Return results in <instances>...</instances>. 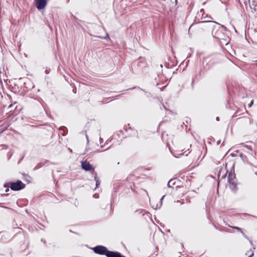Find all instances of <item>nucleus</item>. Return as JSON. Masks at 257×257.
<instances>
[{
  "label": "nucleus",
  "mask_w": 257,
  "mask_h": 257,
  "mask_svg": "<svg viewBox=\"0 0 257 257\" xmlns=\"http://www.w3.org/2000/svg\"><path fill=\"white\" fill-rule=\"evenodd\" d=\"M215 27L212 30V35L213 37L220 41L222 45H227L229 41L228 36L226 35V29L222 25L216 23H213Z\"/></svg>",
  "instance_id": "1"
},
{
  "label": "nucleus",
  "mask_w": 257,
  "mask_h": 257,
  "mask_svg": "<svg viewBox=\"0 0 257 257\" xmlns=\"http://www.w3.org/2000/svg\"><path fill=\"white\" fill-rule=\"evenodd\" d=\"M5 188L10 187L14 191H19L25 187V184L22 183L20 180H18L16 182H10L4 185Z\"/></svg>",
  "instance_id": "2"
},
{
  "label": "nucleus",
  "mask_w": 257,
  "mask_h": 257,
  "mask_svg": "<svg viewBox=\"0 0 257 257\" xmlns=\"http://www.w3.org/2000/svg\"><path fill=\"white\" fill-rule=\"evenodd\" d=\"M200 25H201V27L204 31H209L211 30L212 32V30L215 27V25L212 24L213 23H216L215 22L213 21H200L198 23Z\"/></svg>",
  "instance_id": "3"
},
{
  "label": "nucleus",
  "mask_w": 257,
  "mask_h": 257,
  "mask_svg": "<svg viewBox=\"0 0 257 257\" xmlns=\"http://www.w3.org/2000/svg\"><path fill=\"white\" fill-rule=\"evenodd\" d=\"M93 250L97 254L106 255L108 249L104 246L97 245L93 248Z\"/></svg>",
  "instance_id": "4"
},
{
  "label": "nucleus",
  "mask_w": 257,
  "mask_h": 257,
  "mask_svg": "<svg viewBox=\"0 0 257 257\" xmlns=\"http://www.w3.org/2000/svg\"><path fill=\"white\" fill-rule=\"evenodd\" d=\"M81 166L83 170L87 171H92L93 173L94 172V169L89 162L86 161L81 162Z\"/></svg>",
  "instance_id": "5"
},
{
  "label": "nucleus",
  "mask_w": 257,
  "mask_h": 257,
  "mask_svg": "<svg viewBox=\"0 0 257 257\" xmlns=\"http://www.w3.org/2000/svg\"><path fill=\"white\" fill-rule=\"evenodd\" d=\"M106 256L107 257H125L117 251H112L107 250Z\"/></svg>",
  "instance_id": "6"
},
{
  "label": "nucleus",
  "mask_w": 257,
  "mask_h": 257,
  "mask_svg": "<svg viewBox=\"0 0 257 257\" xmlns=\"http://www.w3.org/2000/svg\"><path fill=\"white\" fill-rule=\"evenodd\" d=\"M47 4V0H37L36 7L38 10L44 9Z\"/></svg>",
  "instance_id": "7"
},
{
  "label": "nucleus",
  "mask_w": 257,
  "mask_h": 257,
  "mask_svg": "<svg viewBox=\"0 0 257 257\" xmlns=\"http://www.w3.org/2000/svg\"><path fill=\"white\" fill-rule=\"evenodd\" d=\"M229 184V187L231 190L233 192H236L237 190L236 181L235 180L228 182Z\"/></svg>",
  "instance_id": "8"
},
{
  "label": "nucleus",
  "mask_w": 257,
  "mask_h": 257,
  "mask_svg": "<svg viewBox=\"0 0 257 257\" xmlns=\"http://www.w3.org/2000/svg\"><path fill=\"white\" fill-rule=\"evenodd\" d=\"M175 185V182L174 179H171L169 180V181L168 183V187L169 188L172 187L173 186Z\"/></svg>",
  "instance_id": "9"
},
{
  "label": "nucleus",
  "mask_w": 257,
  "mask_h": 257,
  "mask_svg": "<svg viewBox=\"0 0 257 257\" xmlns=\"http://www.w3.org/2000/svg\"><path fill=\"white\" fill-rule=\"evenodd\" d=\"M235 179V176L234 174H229L228 177V182L233 181Z\"/></svg>",
  "instance_id": "10"
},
{
  "label": "nucleus",
  "mask_w": 257,
  "mask_h": 257,
  "mask_svg": "<svg viewBox=\"0 0 257 257\" xmlns=\"http://www.w3.org/2000/svg\"><path fill=\"white\" fill-rule=\"evenodd\" d=\"M94 36L98 37V38L106 39V40H109L110 39V38H109V36H108L107 33H106L105 36H104V37H101V36H97V35H94Z\"/></svg>",
  "instance_id": "11"
},
{
  "label": "nucleus",
  "mask_w": 257,
  "mask_h": 257,
  "mask_svg": "<svg viewBox=\"0 0 257 257\" xmlns=\"http://www.w3.org/2000/svg\"><path fill=\"white\" fill-rule=\"evenodd\" d=\"M95 175H96V173H95ZM94 179H95V180L96 181V187H97L100 185V181L98 179V178L96 177V176H95V177H94Z\"/></svg>",
  "instance_id": "12"
},
{
  "label": "nucleus",
  "mask_w": 257,
  "mask_h": 257,
  "mask_svg": "<svg viewBox=\"0 0 257 257\" xmlns=\"http://www.w3.org/2000/svg\"><path fill=\"white\" fill-rule=\"evenodd\" d=\"M234 228L236 229L237 230V231L239 232H240L241 233H243V232L242 231V230H241V229L238 227H233Z\"/></svg>",
  "instance_id": "13"
},
{
  "label": "nucleus",
  "mask_w": 257,
  "mask_h": 257,
  "mask_svg": "<svg viewBox=\"0 0 257 257\" xmlns=\"http://www.w3.org/2000/svg\"><path fill=\"white\" fill-rule=\"evenodd\" d=\"M143 212V210H142V209H138V210H137L135 211V213H142Z\"/></svg>",
  "instance_id": "14"
},
{
  "label": "nucleus",
  "mask_w": 257,
  "mask_h": 257,
  "mask_svg": "<svg viewBox=\"0 0 257 257\" xmlns=\"http://www.w3.org/2000/svg\"><path fill=\"white\" fill-rule=\"evenodd\" d=\"M242 235L245 238H246L247 239L249 240V238L248 237V236L244 233V232L243 233H242Z\"/></svg>",
  "instance_id": "15"
},
{
  "label": "nucleus",
  "mask_w": 257,
  "mask_h": 257,
  "mask_svg": "<svg viewBox=\"0 0 257 257\" xmlns=\"http://www.w3.org/2000/svg\"><path fill=\"white\" fill-rule=\"evenodd\" d=\"M253 103V100H251L250 103L248 104V107H250Z\"/></svg>",
  "instance_id": "16"
},
{
  "label": "nucleus",
  "mask_w": 257,
  "mask_h": 257,
  "mask_svg": "<svg viewBox=\"0 0 257 257\" xmlns=\"http://www.w3.org/2000/svg\"><path fill=\"white\" fill-rule=\"evenodd\" d=\"M253 255V253L252 251H251L250 254H249L248 257H252Z\"/></svg>",
  "instance_id": "17"
},
{
  "label": "nucleus",
  "mask_w": 257,
  "mask_h": 257,
  "mask_svg": "<svg viewBox=\"0 0 257 257\" xmlns=\"http://www.w3.org/2000/svg\"><path fill=\"white\" fill-rule=\"evenodd\" d=\"M246 147L247 149H249L250 150H252V149H251V147H249V146H246Z\"/></svg>",
  "instance_id": "18"
},
{
  "label": "nucleus",
  "mask_w": 257,
  "mask_h": 257,
  "mask_svg": "<svg viewBox=\"0 0 257 257\" xmlns=\"http://www.w3.org/2000/svg\"><path fill=\"white\" fill-rule=\"evenodd\" d=\"M165 195H164L162 198L161 199V201H162L163 200V199H164V198L165 197Z\"/></svg>",
  "instance_id": "19"
},
{
  "label": "nucleus",
  "mask_w": 257,
  "mask_h": 257,
  "mask_svg": "<svg viewBox=\"0 0 257 257\" xmlns=\"http://www.w3.org/2000/svg\"><path fill=\"white\" fill-rule=\"evenodd\" d=\"M9 191V188L6 189V192H8Z\"/></svg>",
  "instance_id": "20"
},
{
  "label": "nucleus",
  "mask_w": 257,
  "mask_h": 257,
  "mask_svg": "<svg viewBox=\"0 0 257 257\" xmlns=\"http://www.w3.org/2000/svg\"><path fill=\"white\" fill-rule=\"evenodd\" d=\"M97 28L98 29H101V28L100 27H99V26H97Z\"/></svg>",
  "instance_id": "21"
},
{
  "label": "nucleus",
  "mask_w": 257,
  "mask_h": 257,
  "mask_svg": "<svg viewBox=\"0 0 257 257\" xmlns=\"http://www.w3.org/2000/svg\"><path fill=\"white\" fill-rule=\"evenodd\" d=\"M249 242H250V243L251 245H252V241H251V240H249Z\"/></svg>",
  "instance_id": "22"
},
{
  "label": "nucleus",
  "mask_w": 257,
  "mask_h": 257,
  "mask_svg": "<svg viewBox=\"0 0 257 257\" xmlns=\"http://www.w3.org/2000/svg\"><path fill=\"white\" fill-rule=\"evenodd\" d=\"M216 120H219V117H216Z\"/></svg>",
  "instance_id": "23"
},
{
  "label": "nucleus",
  "mask_w": 257,
  "mask_h": 257,
  "mask_svg": "<svg viewBox=\"0 0 257 257\" xmlns=\"http://www.w3.org/2000/svg\"><path fill=\"white\" fill-rule=\"evenodd\" d=\"M255 63H256V66H257V60H256V61H255Z\"/></svg>",
  "instance_id": "24"
}]
</instances>
